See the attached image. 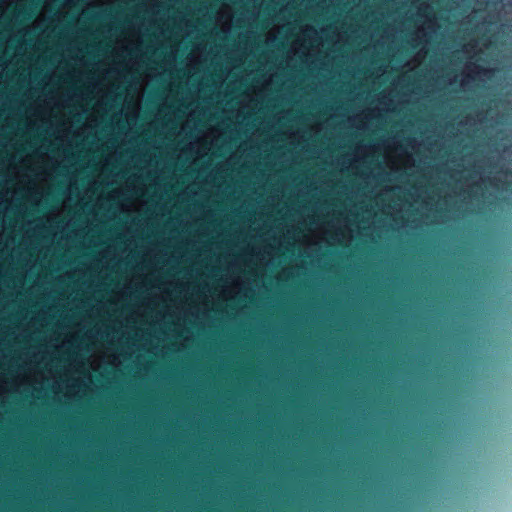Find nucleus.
<instances>
[{"label":"nucleus","mask_w":512,"mask_h":512,"mask_svg":"<svg viewBox=\"0 0 512 512\" xmlns=\"http://www.w3.org/2000/svg\"><path fill=\"white\" fill-rule=\"evenodd\" d=\"M473 68H474V70H477V72L484 71V69L481 66L477 65V64H473Z\"/></svg>","instance_id":"1"}]
</instances>
